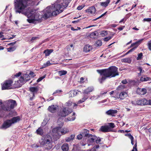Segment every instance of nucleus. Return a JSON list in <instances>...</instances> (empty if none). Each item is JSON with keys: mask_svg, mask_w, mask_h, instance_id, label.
Masks as SVG:
<instances>
[{"mask_svg": "<svg viewBox=\"0 0 151 151\" xmlns=\"http://www.w3.org/2000/svg\"><path fill=\"white\" fill-rule=\"evenodd\" d=\"M26 0H14V10L16 14H22L27 17V21L29 23H35L40 20V14L35 9L29 8Z\"/></svg>", "mask_w": 151, "mask_h": 151, "instance_id": "1", "label": "nucleus"}, {"mask_svg": "<svg viewBox=\"0 0 151 151\" xmlns=\"http://www.w3.org/2000/svg\"><path fill=\"white\" fill-rule=\"evenodd\" d=\"M73 112V110L69 108L64 107L63 110L58 113L59 116L58 122V125L59 126L53 128L52 130V134L53 137V139L55 141H57L61 135L66 133L68 131L66 128L61 129L64 123L63 118Z\"/></svg>", "mask_w": 151, "mask_h": 151, "instance_id": "2", "label": "nucleus"}, {"mask_svg": "<svg viewBox=\"0 0 151 151\" xmlns=\"http://www.w3.org/2000/svg\"><path fill=\"white\" fill-rule=\"evenodd\" d=\"M68 5V3L66 0H57L52 6H48L44 10L42 17L47 19L52 16H56L62 12Z\"/></svg>", "mask_w": 151, "mask_h": 151, "instance_id": "3", "label": "nucleus"}, {"mask_svg": "<svg viewBox=\"0 0 151 151\" xmlns=\"http://www.w3.org/2000/svg\"><path fill=\"white\" fill-rule=\"evenodd\" d=\"M97 72L101 75L104 76L99 79V81L101 83H102L107 78L114 77L119 75L118 68L115 66L110 67L108 69L97 70Z\"/></svg>", "mask_w": 151, "mask_h": 151, "instance_id": "4", "label": "nucleus"}, {"mask_svg": "<svg viewBox=\"0 0 151 151\" xmlns=\"http://www.w3.org/2000/svg\"><path fill=\"white\" fill-rule=\"evenodd\" d=\"M17 104L16 101L12 99H9L3 102L1 105V109L3 110L6 111H9L13 109L16 106Z\"/></svg>", "mask_w": 151, "mask_h": 151, "instance_id": "5", "label": "nucleus"}, {"mask_svg": "<svg viewBox=\"0 0 151 151\" xmlns=\"http://www.w3.org/2000/svg\"><path fill=\"white\" fill-rule=\"evenodd\" d=\"M29 79V76L26 73L22 74L19 79L15 80L13 86L15 88L20 87Z\"/></svg>", "mask_w": 151, "mask_h": 151, "instance_id": "6", "label": "nucleus"}, {"mask_svg": "<svg viewBox=\"0 0 151 151\" xmlns=\"http://www.w3.org/2000/svg\"><path fill=\"white\" fill-rule=\"evenodd\" d=\"M89 131L87 129H84L82 131V134L83 137L87 139L89 142H100L101 138L99 137H97L95 135H92L89 133Z\"/></svg>", "mask_w": 151, "mask_h": 151, "instance_id": "7", "label": "nucleus"}, {"mask_svg": "<svg viewBox=\"0 0 151 151\" xmlns=\"http://www.w3.org/2000/svg\"><path fill=\"white\" fill-rule=\"evenodd\" d=\"M94 88L93 86L89 87L84 90L83 92L84 94L83 98L78 101L77 104L75 103H74L73 108L76 109V106L78 105L77 104L83 103L86 101L88 97L87 94L89 93L92 92Z\"/></svg>", "mask_w": 151, "mask_h": 151, "instance_id": "8", "label": "nucleus"}, {"mask_svg": "<svg viewBox=\"0 0 151 151\" xmlns=\"http://www.w3.org/2000/svg\"><path fill=\"white\" fill-rule=\"evenodd\" d=\"M29 90L32 94V97H31L30 98V100H32L35 97V95L38 93L39 90V87H31L29 88Z\"/></svg>", "mask_w": 151, "mask_h": 151, "instance_id": "9", "label": "nucleus"}, {"mask_svg": "<svg viewBox=\"0 0 151 151\" xmlns=\"http://www.w3.org/2000/svg\"><path fill=\"white\" fill-rule=\"evenodd\" d=\"M13 81L11 80L6 81L2 86V90L10 89Z\"/></svg>", "mask_w": 151, "mask_h": 151, "instance_id": "10", "label": "nucleus"}, {"mask_svg": "<svg viewBox=\"0 0 151 151\" xmlns=\"http://www.w3.org/2000/svg\"><path fill=\"white\" fill-rule=\"evenodd\" d=\"M12 125L10 120L8 119L4 122L2 126L0 127V129H5L10 127Z\"/></svg>", "mask_w": 151, "mask_h": 151, "instance_id": "11", "label": "nucleus"}, {"mask_svg": "<svg viewBox=\"0 0 151 151\" xmlns=\"http://www.w3.org/2000/svg\"><path fill=\"white\" fill-rule=\"evenodd\" d=\"M52 137H51L49 134H47L42 137V138L43 142H54L55 141L53 139V137L52 135V132L51 133Z\"/></svg>", "mask_w": 151, "mask_h": 151, "instance_id": "12", "label": "nucleus"}, {"mask_svg": "<svg viewBox=\"0 0 151 151\" xmlns=\"http://www.w3.org/2000/svg\"><path fill=\"white\" fill-rule=\"evenodd\" d=\"M85 11L89 15H92L95 13L96 9L94 6H93L89 7Z\"/></svg>", "mask_w": 151, "mask_h": 151, "instance_id": "13", "label": "nucleus"}, {"mask_svg": "<svg viewBox=\"0 0 151 151\" xmlns=\"http://www.w3.org/2000/svg\"><path fill=\"white\" fill-rule=\"evenodd\" d=\"M27 2L28 5H31L32 6H35L38 5L40 2V0H32L30 1V0H26Z\"/></svg>", "mask_w": 151, "mask_h": 151, "instance_id": "14", "label": "nucleus"}, {"mask_svg": "<svg viewBox=\"0 0 151 151\" xmlns=\"http://www.w3.org/2000/svg\"><path fill=\"white\" fill-rule=\"evenodd\" d=\"M118 112L116 110L110 109L106 111V114L111 116H115Z\"/></svg>", "mask_w": 151, "mask_h": 151, "instance_id": "15", "label": "nucleus"}, {"mask_svg": "<svg viewBox=\"0 0 151 151\" xmlns=\"http://www.w3.org/2000/svg\"><path fill=\"white\" fill-rule=\"evenodd\" d=\"M147 93V90L145 88H138L136 90V93L140 95H143Z\"/></svg>", "mask_w": 151, "mask_h": 151, "instance_id": "16", "label": "nucleus"}, {"mask_svg": "<svg viewBox=\"0 0 151 151\" xmlns=\"http://www.w3.org/2000/svg\"><path fill=\"white\" fill-rule=\"evenodd\" d=\"M139 105H147V100L145 98L138 100Z\"/></svg>", "mask_w": 151, "mask_h": 151, "instance_id": "17", "label": "nucleus"}, {"mask_svg": "<svg viewBox=\"0 0 151 151\" xmlns=\"http://www.w3.org/2000/svg\"><path fill=\"white\" fill-rule=\"evenodd\" d=\"M12 124L19 122L20 120V118L19 116L14 117L10 119Z\"/></svg>", "mask_w": 151, "mask_h": 151, "instance_id": "18", "label": "nucleus"}, {"mask_svg": "<svg viewBox=\"0 0 151 151\" xmlns=\"http://www.w3.org/2000/svg\"><path fill=\"white\" fill-rule=\"evenodd\" d=\"M151 80V78L148 77L146 76H143L140 78L139 82H142Z\"/></svg>", "mask_w": 151, "mask_h": 151, "instance_id": "19", "label": "nucleus"}, {"mask_svg": "<svg viewBox=\"0 0 151 151\" xmlns=\"http://www.w3.org/2000/svg\"><path fill=\"white\" fill-rule=\"evenodd\" d=\"M57 106L55 105H51L48 107V110L52 113H54L56 111Z\"/></svg>", "mask_w": 151, "mask_h": 151, "instance_id": "20", "label": "nucleus"}, {"mask_svg": "<svg viewBox=\"0 0 151 151\" xmlns=\"http://www.w3.org/2000/svg\"><path fill=\"white\" fill-rule=\"evenodd\" d=\"M100 129L101 131L104 132H109L110 130V128L107 125L102 126Z\"/></svg>", "mask_w": 151, "mask_h": 151, "instance_id": "21", "label": "nucleus"}, {"mask_svg": "<svg viewBox=\"0 0 151 151\" xmlns=\"http://www.w3.org/2000/svg\"><path fill=\"white\" fill-rule=\"evenodd\" d=\"M127 96V93L124 91H123L119 94V98L121 100H123Z\"/></svg>", "mask_w": 151, "mask_h": 151, "instance_id": "22", "label": "nucleus"}, {"mask_svg": "<svg viewBox=\"0 0 151 151\" xmlns=\"http://www.w3.org/2000/svg\"><path fill=\"white\" fill-rule=\"evenodd\" d=\"M92 49V47L89 45H85L83 48V50L86 52H89Z\"/></svg>", "mask_w": 151, "mask_h": 151, "instance_id": "23", "label": "nucleus"}, {"mask_svg": "<svg viewBox=\"0 0 151 151\" xmlns=\"http://www.w3.org/2000/svg\"><path fill=\"white\" fill-rule=\"evenodd\" d=\"M53 51L52 49H47L45 50L43 53L45 54V56H49Z\"/></svg>", "mask_w": 151, "mask_h": 151, "instance_id": "24", "label": "nucleus"}, {"mask_svg": "<svg viewBox=\"0 0 151 151\" xmlns=\"http://www.w3.org/2000/svg\"><path fill=\"white\" fill-rule=\"evenodd\" d=\"M143 40H144L143 39H141L140 40H138L136 42H135L132 44L131 45V46H130V48L132 47H133L134 46L136 45H137V46L138 45H139L141 43V42H142L143 41Z\"/></svg>", "mask_w": 151, "mask_h": 151, "instance_id": "25", "label": "nucleus"}, {"mask_svg": "<svg viewBox=\"0 0 151 151\" xmlns=\"http://www.w3.org/2000/svg\"><path fill=\"white\" fill-rule=\"evenodd\" d=\"M36 133L40 135H43V131L41 127H39L38 129L36 130Z\"/></svg>", "mask_w": 151, "mask_h": 151, "instance_id": "26", "label": "nucleus"}, {"mask_svg": "<svg viewBox=\"0 0 151 151\" xmlns=\"http://www.w3.org/2000/svg\"><path fill=\"white\" fill-rule=\"evenodd\" d=\"M75 112H73V116L70 118V117H69L68 118L65 119V121L66 122H68L69 121H73L75 120Z\"/></svg>", "mask_w": 151, "mask_h": 151, "instance_id": "27", "label": "nucleus"}, {"mask_svg": "<svg viewBox=\"0 0 151 151\" xmlns=\"http://www.w3.org/2000/svg\"><path fill=\"white\" fill-rule=\"evenodd\" d=\"M61 148L63 151H67L68 150V145L67 143L63 144L61 147Z\"/></svg>", "mask_w": 151, "mask_h": 151, "instance_id": "28", "label": "nucleus"}, {"mask_svg": "<svg viewBox=\"0 0 151 151\" xmlns=\"http://www.w3.org/2000/svg\"><path fill=\"white\" fill-rule=\"evenodd\" d=\"M75 135L74 134L71 135L69 137L66 138V142H70L73 141L75 137Z\"/></svg>", "mask_w": 151, "mask_h": 151, "instance_id": "29", "label": "nucleus"}, {"mask_svg": "<svg viewBox=\"0 0 151 151\" xmlns=\"http://www.w3.org/2000/svg\"><path fill=\"white\" fill-rule=\"evenodd\" d=\"M110 0H106V1L104 2H101L100 5L102 6L106 7L107 6L110 2Z\"/></svg>", "mask_w": 151, "mask_h": 151, "instance_id": "30", "label": "nucleus"}, {"mask_svg": "<svg viewBox=\"0 0 151 151\" xmlns=\"http://www.w3.org/2000/svg\"><path fill=\"white\" fill-rule=\"evenodd\" d=\"M122 62L130 63L131 62V59L129 58L123 59L121 60Z\"/></svg>", "mask_w": 151, "mask_h": 151, "instance_id": "31", "label": "nucleus"}, {"mask_svg": "<svg viewBox=\"0 0 151 151\" xmlns=\"http://www.w3.org/2000/svg\"><path fill=\"white\" fill-rule=\"evenodd\" d=\"M58 75L60 76H62L65 75L67 73V71L65 70L59 71L58 72Z\"/></svg>", "mask_w": 151, "mask_h": 151, "instance_id": "32", "label": "nucleus"}, {"mask_svg": "<svg viewBox=\"0 0 151 151\" xmlns=\"http://www.w3.org/2000/svg\"><path fill=\"white\" fill-rule=\"evenodd\" d=\"M51 63H50V61H47L46 63H44L42 66L41 68H45L51 65Z\"/></svg>", "mask_w": 151, "mask_h": 151, "instance_id": "33", "label": "nucleus"}, {"mask_svg": "<svg viewBox=\"0 0 151 151\" xmlns=\"http://www.w3.org/2000/svg\"><path fill=\"white\" fill-rule=\"evenodd\" d=\"M16 47L14 46L13 47H9L7 48V50L8 52H12L14 51L16 49Z\"/></svg>", "mask_w": 151, "mask_h": 151, "instance_id": "34", "label": "nucleus"}, {"mask_svg": "<svg viewBox=\"0 0 151 151\" xmlns=\"http://www.w3.org/2000/svg\"><path fill=\"white\" fill-rule=\"evenodd\" d=\"M131 144L132 145H134L133 149L131 151H137V142H131Z\"/></svg>", "mask_w": 151, "mask_h": 151, "instance_id": "35", "label": "nucleus"}, {"mask_svg": "<svg viewBox=\"0 0 151 151\" xmlns=\"http://www.w3.org/2000/svg\"><path fill=\"white\" fill-rule=\"evenodd\" d=\"M125 135L127 137L131 139V142H133L134 137L130 133H127L125 134Z\"/></svg>", "mask_w": 151, "mask_h": 151, "instance_id": "36", "label": "nucleus"}, {"mask_svg": "<svg viewBox=\"0 0 151 151\" xmlns=\"http://www.w3.org/2000/svg\"><path fill=\"white\" fill-rule=\"evenodd\" d=\"M102 42L101 40H98L96 41L94 45L95 46H100L102 45Z\"/></svg>", "mask_w": 151, "mask_h": 151, "instance_id": "37", "label": "nucleus"}, {"mask_svg": "<svg viewBox=\"0 0 151 151\" xmlns=\"http://www.w3.org/2000/svg\"><path fill=\"white\" fill-rule=\"evenodd\" d=\"M48 121V119H45L43 121V122L41 124V126H45Z\"/></svg>", "mask_w": 151, "mask_h": 151, "instance_id": "38", "label": "nucleus"}, {"mask_svg": "<svg viewBox=\"0 0 151 151\" xmlns=\"http://www.w3.org/2000/svg\"><path fill=\"white\" fill-rule=\"evenodd\" d=\"M27 75H28L29 77V80H30L31 78L35 76V75L34 72L31 71L30 73H29V74H26Z\"/></svg>", "mask_w": 151, "mask_h": 151, "instance_id": "39", "label": "nucleus"}, {"mask_svg": "<svg viewBox=\"0 0 151 151\" xmlns=\"http://www.w3.org/2000/svg\"><path fill=\"white\" fill-rule=\"evenodd\" d=\"M107 34V32L106 31H102L100 32V35L102 37H104Z\"/></svg>", "mask_w": 151, "mask_h": 151, "instance_id": "40", "label": "nucleus"}, {"mask_svg": "<svg viewBox=\"0 0 151 151\" xmlns=\"http://www.w3.org/2000/svg\"><path fill=\"white\" fill-rule=\"evenodd\" d=\"M138 100H135L134 101H132L131 102V103L134 105H138L139 104L138 103Z\"/></svg>", "mask_w": 151, "mask_h": 151, "instance_id": "41", "label": "nucleus"}, {"mask_svg": "<svg viewBox=\"0 0 151 151\" xmlns=\"http://www.w3.org/2000/svg\"><path fill=\"white\" fill-rule=\"evenodd\" d=\"M97 33L96 32H94L90 34V37L92 38H95L96 37H95V36H97Z\"/></svg>", "mask_w": 151, "mask_h": 151, "instance_id": "42", "label": "nucleus"}, {"mask_svg": "<svg viewBox=\"0 0 151 151\" xmlns=\"http://www.w3.org/2000/svg\"><path fill=\"white\" fill-rule=\"evenodd\" d=\"M124 88L125 86L124 85H120L117 87L116 89L118 90H120L124 89Z\"/></svg>", "mask_w": 151, "mask_h": 151, "instance_id": "43", "label": "nucleus"}, {"mask_svg": "<svg viewBox=\"0 0 151 151\" xmlns=\"http://www.w3.org/2000/svg\"><path fill=\"white\" fill-rule=\"evenodd\" d=\"M143 56V54L142 52H141L138 54V57L137 58V60H139L141 59Z\"/></svg>", "mask_w": 151, "mask_h": 151, "instance_id": "44", "label": "nucleus"}, {"mask_svg": "<svg viewBox=\"0 0 151 151\" xmlns=\"http://www.w3.org/2000/svg\"><path fill=\"white\" fill-rule=\"evenodd\" d=\"M79 92V91L76 90H73L72 91V92H71V93L73 94V96H75L77 95V94H78V92Z\"/></svg>", "mask_w": 151, "mask_h": 151, "instance_id": "45", "label": "nucleus"}, {"mask_svg": "<svg viewBox=\"0 0 151 151\" xmlns=\"http://www.w3.org/2000/svg\"><path fill=\"white\" fill-rule=\"evenodd\" d=\"M83 136L82 134H78L77 136V139L78 140H79L80 139H81L83 138Z\"/></svg>", "mask_w": 151, "mask_h": 151, "instance_id": "46", "label": "nucleus"}, {"mask_svg": "<svg viewBox=\"0 0 151 151\" xmlns=\"http://www.w3.org/2000/svg\"><path fill=\"white\" fill-rule=\"evenodd\" d=\"M147 45L148 49L151 51V40L148 42Z\"/></svg>", "mask_w": 151, "mask_h": 151, "instance_id": "47", "label": "nucleus"}, {"mask_svg": "<svg viewBox=\"0 0 151 151\" xmlns=\"http://www.w3.org/2000/svg\"><path fill=\"white\" fill-rule=\"evenodd\" d=\"M108 126L109 127H111V128H114L115 127V125L114 124L112 123H108Z\"/></svg>", "mask_w": 151, "mask_h": 151, "instance_id": "48", "label": "nucleus"}, {"mask_svg": "<svg viewBox=\"0 0 151 151\" xmlns=\"http://www.w3.org/2000/svg\"><path fill=\"white\" fill-rule=\"evenodd\" d=\"M72 102L70 101H69L66 103V105L67 106H70L72 105Z\"/></svg>", "mask_w": 151, "mask_h": 151, "instance_id": "49", "label": "nucleus"}, {"mask_svg": "<svg viewBox=\"0 0 151 151\" xmlns=\"http://www.w3.org/2000/svg\"><path fill=\"white\" fill-rule=\"evenodd\" d=\"M45 77V75L42 76L39 78L37 80V82H39L41 81L42 79L44 78Z\"/></svg>", "mask_w": 151, "mask_h": 151, "instance_id": "50", "label": "nucleus"}, {"mask_svg": "<svg viewBox=\"0 0 151 151\" xmlns=\"http://www.w3.org/2000/svg\"><path fill=\"white\" fill-rule=\"evenodd\" d=\"M107 93V92H105L104 93H103L102 92H101L99 95H98L96 96V99H98L100 98L101 96H102L104 94H105Z\"/></svg>", "mask_w": 151, "mask_h": 151, "instance_id": "51", "label": "nucleus"}, {"mask_svg": "<svg viewBox=\"0 0 151 151\" xmlns=\"http://www.w3.org/2000/svg\"><path fill=\"white\" fill-rule=\"evenodd\" d=\"M112 38V36H109L104 38V40L106 41H108L110 40Z\"/></svg>", "mask_w": 151, "mask_h": 151, "instance_id": "52", "label": "nucleus"}, {"mask_svg": "<svg viewBox=\"0 0 151 151\" xmlns=\"http://www.w3.org/2000/svg\"><path fill=\"white\" fill-rule=\"evenodd\" d=\"M107 13V12H105V13H104L103 14H102L101 16H100L96 18V19H94L93 20V21H96V20L102 17H103L104 16L106 13Z\"/></svg>", "mask_w": 151, "mask_h": 151, "instance_id": "53", "label": "nucleus"}, {"mask_svg": "<svg viewBox=\"0 0 151 151\" xmlns=\"http://www.w3.org/2000/svg\"><path fill=\"white\" fill-rule=\"evenodd\" d=\"M85 6V5H81L79 6L77 8V9L78 10H81L83 9Z\"/></svg>", "mask_w": 151, "mask_h": 151, "instance_id": "54", "label": "nucleus"}, {"mask_svg": "<svg viewBox=\"0 0 151 151\" xmlns=\"http://www.w3.org/2000/svg\"><path fill=\"white\" fill-rule=\"evenodd\" d=\"M144 22H149L151 21V18H144L143 20Z\"/></svg>", "mask_w": 151, "mask_h": 151, "instance_id": "55", "label": "nucleus"}, {"mask_svg": "<svg viewBox=\"0 0 151 151\" xmlns=\"http://www.w3.org/2000/svg\"><path fill=\"white\" fill-rule=\"evenodd\" d=\"M39 37L36 36V37H34L32 38L31 39V41H32V42H33L34 40L39 39Z\"/></svg>", "mask_w": 151, "mask_h": 151, "instance_id": "56", "label": "nucleus"}, {"mask_svg": "<svg viewBox=\"0 0 151 151\" xmlns=\"http://www.w3.org/2000/svg\"><path fill=\"white\" fill-rule=\"evenodd\" d=\"M137 46H135V47H133V48L129 50V52H131L134 51L135 50V49H136V48L137 47Z\"/></svg>", "mask_w": 151, "mask_h": 151, "instance_id": "57", "label": "nucleus"}, {"mask_svg": "<svg viewBox=\"0 0 151 151\" xmlns=\"http://www.w3.org/2000/svg\"><path fill=\"white\" fill-rule=\"evenodd\" d=\"M90 99L92 100H96L97 99L96 98V96H92L90 98Z\"/></svg>", "mask_w": 151, "mask_h": 151, "instance_id": "58", "label": "nucleus"}, {"mask_svg": "<svg viewBox=\"0 0 151 151\" xmlns=\"http://www.w3.org/2000/svg\"><path fill=\"white\" fill-rule=\"evenodd\" d=\"M21 75H22L21 74V73L20 72H19L17 73H16L15 76L16 77H17L20 76Z\"/></svg>", "mask_w": 151, "mask_h": 151, "instance_id": "59", "label": "nucleus"}, {"mask_svg": "<svg viewBox=\"0 0 151 151\" xmlns=\"http://www.w3.org/2000/svg\"><path fill=\"white\" fill-rule=\"evenodd\" d=\"M138 70L140 71L141 73H143L144 72V70H142V68L141 67H139L138 68Z\"/></svg>", "mask_w": 151, "mask_h": 151, "instance_id": "60", "label": "nucleus"}, {"mask_svg": "<svg viewBox=\"0 0 151 151\" xmlns=\"http://www.w3.org/2000/svg\"><path fill=\"white\" fill-rule=\"evenodd\" d=\"M127 83V82L126 79H124L122 81V83L123 84H126Z\"/></svg>", "mask_w": 151, "mask_h": 151, "instance_id": "61", "label": "nucleus"}, {"mask_svg": "<svg viewBox=\"0 0 151 151\" xmlns=\"http://www.w3.org/2000/svg\"><path fill=\"white\" fill-rule=\"evenodd\" d=\"M62 92V91L61 90H56L55 92H54L53 93V94H55V93H60V92Z\"/></svg>", "mask_w": 151, "mask_h": 151, "instance_id": "62", "label": "nucleus"}, {"mask_svg": "<svg viewBox=\"0 0 151 151\" xmlns=\"http://www.w3.org/2000/svg\"><path fill=\"white\" fill-rule=\"evenodd\" d=\"M71 92H72V91H70L69 93V97H73V93H71Z\"/></svg>", "mask_w": 151, "mask_h": 151, "instance_id": "63", "label": "nucleus"}, {"mask_svg": "<svg viewBox=\"0 0 151 151\" xmlns=\"http://www.w3.org/2000/svg\"><path fill=\"white\" fill-rule=\"evenodd\" d=\"M124 26H122L121 27H119L118 28V29L119 30H123V29L124 28Z\"/></svg>", "mask_w": 151, "mask_h": 151, "instance_id": "64", "label": "nucleus"}]
</instances>
